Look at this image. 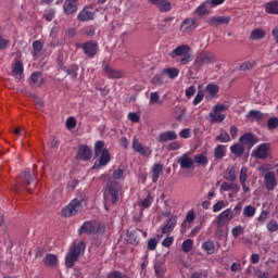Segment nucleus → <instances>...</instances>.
Returning a JSON list of instances; mask_svg holds the SVG:
<instances>
[{
	"label": "nucleus",
	"instance_id": "nucleus-1",
	"mask_svg": "<svg viewBox=\"0 0 278 278\" xmlns=\"http://www.w3.org/2000/svg\"><path fill=\"white\" fill-rule=\"evenodd\" d=\"M94 157L98 160L93 163L91 169L92 170H101V168H105L112 161V155L110 154V150L105 148V141L98 140L94 143Z\"/></svg>",
	"mask_w": 278,
	"mask_h": 278
},
{
	"label": "nucleus",
	"instance_id": "nucleus-2",
	"mask_svg": "<svg viewBox=\"0 0 278 278\" xmlns=\"http://www.w3.org/2000/svg\"><path fill=\"white\" fill-rule=\"evenodd\" d=\"M88 198L81 193L78 198L73 199L67 206L62 208L61 214L64 218H71V216H77L84 210L83 203H86Z\"/></svg>",
	"mask_w": 278,
	"mask_h": 278
},
{
	"label": "nucleus",
	"instance_id": "nucleus-3",
	"mask_svg": "<svg viewBox=\"0 0 278 278\" xmlns=\"http://www.w3.org/2000/svg\"><path fill=\"white\" fill-rule=\"evenodd\" d=\"M242 212V202H239L236 204L233 210L231 208H226L223 211L216 219V225L217 227H225V225H229L236 216H240V213Z\"/></svg>",
	"mask_w": 278,
	"mask_h": 278
},
{
	"label": "nucleus",
	"instance_id": "nucleus-4",
	"mask_svg": "<svg viewBox=\"0 0 278 278\" xmlns=\"http://www.w3.org/2000/svg\"><path fill=\"white\" fill-rule=\"evenodd\" d=\"M86 251V243L84 241L78 242L77 244L70 248L65 256V266L67 268H73L75 266V262L79 260L81 255H84Z\"/></svg>",
	"mask_w": 278,
	"mask_h": 278
},
{
	"label": "nucleus",
	"instance_id": "nucleus-5",
	"mask_svg": "<svg viewBox=\"0 0 278 278\" xmlns=\"http://www.w3.org/2000/svg\"><path fill=\"white\" fill-rule=\"evenodd\" d=\"M116 179H123V176H112L106 182L109 197H111V203L113 204L118 203V197H121V192L123 190V187L121 186V184H118V181H116Z\"/></svg>",
	"mask_w": 278,
	"mask_h": 278
},
{
	"label": "nucleus",
	"instance_id": "nucleus-6",
	"mask_svg": "<svg viewBox=\"0 0 278 278\" xmlns=\"http://www.w3.org/2000/svg\"><path fill=\"white\" fill-rule=\"evenodd\" d=\"M172 60H175V58H180V64L182 66H186V64H189L192 62V55H190V46L188 45H180L176 47L170 53H169Z\"/></svg>",
	"mask_w": 278,
	"mask_h": 278
},
{
	"label": "nucleus",
	"instance_id": "nucleus-7",
	"mask_svg": "<svg viewBox=\"0 0 278 278\" xmlns=\"http://www.w3.org/2000/svg\"><path fill=\"white\" fill-rule=\"evenodd\" d=\"M216 62V56L210 51H202L195 58L193 63V71H201L205 64H214Z\"/></svg>",
	"mask_w": 278,
	"mask_h": 278
},
{
	"label": "nucleus",
	"instance_id": "nucleus-8",
	"mask_svg": "<svg viewBox=\"0 0 278 278\" xmlns=\"http://www.w3.org/2000/svg\"><path fill=\"white\" fill-rule=\"evenodd\" d=\"M77 47L83 49L85 55L90 59L94 58V55L99 53V43H97L94 40H90L85 43H78Z\"/></svg>",
	"mask_w": 278,
	"mask_h": 278
},
{
	"label": "nucleus",
	"instance_id": "nucleus-9",
	"mask_svg": "<svg viewBox=\"0 0 278 278\" xmlns=\"http://www.w3.org/2000/svg\"><path fill=\"white\" fill-rule=\"evenodd\" d=\"M76 160L80 162H90L92 160V149L86 144L78 146Z\"/></svg>",
	"mask_w": 278,
	"mask_h": 278
},
{
	"label": "nucleus",
	"instance_id": "nucleus-10",
	"mask_svg": "<svg viewBox=\"0 0 278 278\" xmlns=\"http://www.w3.org/2000/svg\"><path fill=\"white\" fill-rule=\"evenodd\" d=\"M78 233L79 236L83 233H87L88 236L99 233V226L97 222H85L79 228Z\"/></svg>",
	"mask_w": 278,
	"mask_h": 278
},
{
	"label": "nucleus",
	"instance_id": "nucleus-11",
	"mask_svg": "<svg viewBox=\"0 0 278 278\" xmlns=\"http://www.w3.org/2000/svg\"><path fill=\"white\" fill-rule=\"evenodd\" d=\"M197 27H199V25L197 24V20L188 17L182 21L179 29L182 34H192V31H194Z\"/></svg>",
	"mask_w": 278,
	"mask_h": 278
},
{
	"label": "nucleus",
	"instance_id": "nucleus-12",
	"mask_svg": "<svg viewBox=\"0 0 278 278\" xmlns=\"http://www.w3.org/2000/svg\"><path fill=\"white\" fill-rule=\"evenodd\" d=\"M92 4L86 5L77 15L78 21L80 23H88V21H94V12L92 10Z\"/></svg>",
	"mask_w": 278,
	"mask_h": 278
},
{
	"label": "nucleus",
	"instance_id": "nucleus-13",
	"mask_svg": "<svg viewBox=\"0 0 278 278\" xmlns=\"http://www.w3.org/2000/svg\"><path fill=\"white\" fill-rule=\"evenodd\" d=\"M267 116H268V113H262L261 111H257V110H251L245 115V118L251 123H264Z\"/></svg>",
	"mask_w": 278,
	"mask_h": 278
},
{
	"label": "nucleus",
	"instance_id": "nucleus-14",
	"mask_svg": "<svg viewBox=\"0 0 278 278\" xmlns=\"http://www.w3.org/2000/svg\"><path fill=\"white\" fill-rule=\"evenodd\" d=\"M207 25L211 27H218V25H229L231 23V16L223 15V16H211L206 20Z\"/></svg>",
	"mask_w": 278,
	"mask_h": 278
},
{
	"label": "nucleus",
	"instance_id": "nucleus-15",
	"mask_svg": "<svg viewBox=\"0 0 278 278\" xmlns=\"http://www.w3.org/2000/svg\"><path fill=\"white\" fill-rule=\"evenodd\" d=\"M25 67L23 66V62L21 60L14 61L12 65V76L16 77L17 79L23 80L25 79Z\"/></svg>",
	"mask_w": 278,
	"mask_h": 278
},
{
	"label": "nucleus",
	"instance_id": "nucleus-16",
	"mask_svg": "<svg viewBox=\"0 0 278 278\" xmlns=\"http://www.w3.org/2000/svg\"><path fill=\"white\" fill-rule=\"evenodd\" d=\"M149 3L152 5H155L157 8L159 12L166 13L170 12L173 10V5L168 0H148Z\"/></svg>",
	"mask_w": 278,
	"mask_h": 278
},
{
	"label": "nucleus",
	"instance_id": "nucleus-17",
	"mask_svg": "<svg viewBox=\"0 0 278 278\" xmlns=\"http://www.w3.org/2000/svg\"><path fill=\"white\" fill-rule=\"evenodd\" d=\"M58 62H59L60 68H62L64 73H66V75L71 77V79H77V75H78L77 72L79 71V65L72 64L67 67L64 65V63H62V61H60V59L58 60Z\"/></svg>",
	"mask_w": 278,
	"mask_h": 278
},
{
	"label": "nucleus",
	"instance_id": "nucleus-18",
	"mask_svg": "<svg viewBox=\"0 0 278 278\" xmlns=\"http://www.w3.org/2000/svg\"><path fill=\"white\" fill-rule=\"evenodd\" d=\"M29 85L33 86V88H40L42 84H45V77L42 76V73L40 72H34L29 79Z\"/></svg>",
	"mask_w": 278,
	"mask_h": 278
},
{
	"label": "nucleus",
	"instance_id": "nucleus-19",
	"mask_svg": "<svg viewBox=\"0 0 278 278\" xmlns=\"http://www.w3.org/2000/svg\"><path fill=\"white\" fill-rule=\"evenodd\" d=\"M270 149V146L268 143H262L257 147V149L254 151V155L258 160H266L268 157V151Z\"/></svg>",
	"mask_w": 278,
	"mask_h": 278
},
{
	"label": "nucleus",
	"instance_id": "nucleus-20",
	"mask_svg": "<svg viewBox=\"0 0 278 278\" xmlns=\"http://www.w3.org/2000/svg\"><path fill=\"white\" fill-rule=\"evenodd\" d=\"M36 176H31V175H25L23 177L17 178V184L15 187V190H18V188H21V186H31V184H34V186H36V180H35Z\"/></svg>",
	"mask_w": 278,
	"mask_h": 278
},
{
	"label": "nucleus",
	"instance_id": "nucleus-21",
	"mask_svg": "<svg viewBox=\"0 0 278 278\" xmlns=\"http://www.w3.org/2000/svg\"><path fill=\"white\" fill-rule=\"evenodd\" d=\"M177 140V132L174 130L163 131L159 135V142H170Z\"/></svg>",
	"mask_w": 278,
	"mask_h": 278
},
{
	"label": "nucleus",
	"instance_id": "nucleus-22",
	"mask_svg": "<svg viewBox=\"0 0 278 278\" xmlns=\"http://www.w3.org/2000/svg\"><path fill=\"white\" fill-rule=\"evenodd\" d=\"M205 90L207 92V94L205 96V99L210 101L212 99H216V94H218L220 88L218 87V85L211 83L205 87Z\"/></svg>",
	"mask_w": 278,
	"mask_h": 278
},
{
	"label": "nucleus",
	"instance_id": "nucleus-23",
	"mask_svg": "<svg viewBox=\"0 0 278 278\" xmlns=\"http://www.w3.org/2000/svg\"><path fill=\"white\" fill-rule=\"evenodd\" d=\"M258 170L263 175H275V173L278 175V164H263L258 167Z\"/></svg>",
	"mask_w": 278,
	"mask_h": 278
},
{
	"label": "nucleus",
	"instance_id": "nucleus-24",
	"mask_svg": "<svg viewBox=\"0 0 278 278\" xmlns=\"http://www.w3.org/2000/svg\"><path fill=\"white\" fill-rule=\"evenodd\" d=\"M177 225V215H173L169 217L167 224L161 228V232L166 235L170 233L173 229H175Z\"/></svg>",
	"mask_w": 278,
	"mask_h": 278
},
{
	"label": "nucleus",
	"instance_id": "nucleus-25",
	"mask_svg": "<svg viewBox=\"0 0 278 278\" xmlns=\"http://www.w3.org/2000/svg\"><path fill=\"white\" fill-rule=\"evenodd\" d=\"M79 0H65L63 9L65 14H75L77 12V2Z\"/></svg>",
	"mask_w": 278,
	"mask_h": 278
},
{
	"label": "nucleus",
	"instance_id": "nucleus-26",
	"mask_svg": "<svg viewBox=\"0 0 278 278\" xmlns=\"http://www.w3.org/2000/svg\"><path fill=\"white\" fill-rule=\"evenodd\" d=\"M178 164H180V168H194V161L188 154H182L178 159Z\"/></svg>",
	"mask_w": 278,
	"mask_h": 278
},
{
	"label": "nucleus",
	"instance_id": "nucleus-27",
	"mask_svg": "<svg viewBox=\"0 0 278 278\" xmlns=\"http://www.w3.org/2000/svg\"><path fill=\"white\" fill-rule=\"evenodd\" d=\"M154 274L157 278H164V276L166 275V265H164V262H154Z\"/></svg>",
	"mask_w": 278,
	"mask_h": 278
},
{
	"label": "nucleus",
	"instance_id": "nucleus-28",
	"mask_svg": "<svg viewBox=\"0 0 278 278\" xmlns=\"http://www.w3.org/2000/svg\"><path fill=\"white\" fill-rule=\"evenodd\" d=\"M42 49H45V43L40 40H35L33 42V58L34 60L40 58L42 55Z\"/></svg>",
	"mask_w": 278,
	"mask_h": 278
},
{
	"label": "nucleus",
	"instance_id": "nucleus-29",
	"mask_svg": "<svg viewBox=\"0 0 278 278\" xmlns=\"http://www.w3.org/2000/svg\"><path fill=\"white\" fill-rule=\"evenodd\" d=\"M104 72L106 73V76L109 77V79H121V77H123V73L114 70L110 65L104 66Z\"/></svg>",
	"mask_w": 278,
	"mask_h": 278
},
{
	"label": "nucleus",
	"instance_id": "nucleus-30",
	"mask_svg": "<svg viewBox=\"0 0 278 278\" xmlns=\"http://www.w3.org/2000/svg\"><path fill=\"white\" fill-rule=\"evenodd\" d=\"M266 38V30L262 28H255L250 34V40H264Z\"/></svg>",
	"mask_w": 278,
	"mask_h": 278
},
{
	"label": "nucleus",
	"instance_id": "nucleus-31",
	"mask_svg": "<svg viewBox=\"0 0 278 278\" xmlns=\"http://www.w3.org/2000/svg\"><path fill=\"white\" fill-rule=\"evenodd\" d=\"M239 142H241L242 144H255V142H257V139H255V136H253V134L247 132L239 138Z\"/></svg>",
	"mask_w": 278,
	"mask_h": 278
},
{
	"label": "nucleus",
	"instance_id": "nucleus-32",
	"mask_svg": "<svg viewBox=\"0 0 278 278\" xmlns=\"http://www.w3.org/2000/svg\"><path fill=\"white\" fill-rule=\"evenodd\" d=\"M210 160H207V152H202L193 157V164H198L199 166H205Z\"/></svg>",
	"mask_w": 278,
	"mask_h": 278
},
{
	"label": "nucleus",
	"instance_id": "nucleus-33",
	"mask_svg": "<svg viewBox=\"0 0 278 278\" xmlns=\"http://www.w3.org/2000/svg\"><path fill=\"white\" fill-rule=\"evenodd\" d=\"M132 149L137 153H140V155H143V157H149V152L142 147V143L138 142V139L132 140Z\"/></svg>",
	"mask_w": 278,
	"mask_h": 278
},
{
	"label": "nucleus",
	"instance_id": "nucleus-34",
	"mask_svg": "<svg viewBox=\"0 0 278 278\" xmlns=\"http://www.w3.org/2000/svg\"><path fill=\"white\" fill-rule=\"evenodd\" d=\"M265 12L267 14H276V15H278V0L267 2L265 4Z\"/></svg>",
	"mask_w": 278,
	"mask_h": 278
},
{
	"label": "nucleus",
	"instance_id": "nucleus-35",
	"mask_svg": "<svg viewBox=\"0 0 278 278\" xmlns=\"http://www.w3.org/2000/svg\"><path fill=\"white\" fill-rule=\"evenodd\" d=\"M265 187L268 190H275L277 188V178H275V175H265Z\"/></svg>",
	"mask_w": 278,
	"mask_h": 278
},
{
	"label": "nucleus",
	"instance_id": "nucleus-36",
	"mask_svg": "<svg viewBox=\"0 0 278 278\" xmlns=\"http://www.w3.org/2000/svg\"><path fill=\"white\" fill-rule=\"evenodd\" d=\"M153 205V195L151 193H148L147 197L139 202V206L141 210H147Z\"/></svg>",
	"mask_w": 278,
	"mask_h": 278
},
{
	"label": "nucleus",
	"instance_id": "nucleus-37",
	"mask_svg": "<svg viewBox=\"0 0 278 278\" xmlns=\"http://www.w3.org/2000/svg\"><path fill=\"white\" fill-rule=\"evenodd\" d=\"M45 265L49 266L50 268H53L55 264H58V255L55 254H47L43 258Z\"/></svg>",
	"mask_w": 278,
	"mask_h": 278
},
{
	"label": "nucleus",
	"instance_id": "nucleus-38",
	"mask_svg": "<svg viewBox=\"0 0 278 278\" xmlns=\"http://www.w3.org/2000/svg\"><path fill=\"white\" fill-rule=\"evenodd\" d=\"M202 249L207 253V255H214V252L216 251V245L214 244V241H206L202 243Z\"/></svg>",
	"mask_w": 278,
	"mask_h": 278
},
{
	"label": "nucleus",
	"instance_id": "nucleus-39",
	"mask_svg": "<svg viewBox=\"0 0 278 278\" xmlns=\"http://www.w3.org/2000/svg\"><path fill=\"white\" fill-rule=\"evenodd\" d=\"M225 155H227L226 150H225V146L218 144L214 149V157H215V160H223V157H225Z\"/></svg>",
	"mask_w": 278,
	"mask_h": 278
},
{
	"label": "nucleus",
	"instance_id": "nucleus-40",
	"mask_svg": "<svg viewBox=\"0 0 278 278\" xmlns=\"http://www.w3.org/2000/svg\"><path fill=\"white\" fill-rule=\"evenodd\" d=\"M208 118L211 123H223V121H225L226 118V115L222 113L212 112L208 114Z\"/></svg>",
	"mask_w": 278,
	"mask_h": 278
},
{
	"label": "nucleus",
	"instance_id": "nucleus-41",
	"mask_svg": "<svg viewBox=\"0 0 278 278\" xmlns=\"http://www.w3.org/2000/svg\"><path fill=\"white\" fill-rule=\"evenodd\" d=\"M152 84L154 86H163V84H166V74H164V72L162 74H156L152 78Z\"/></svg>",
	"mask_w": 278,
	"mask_h": 278
},
{
	"label": "nucleus",
	"instance_id": "nucleus-42",
	"mask_svg": "<svg viewBox=\"0 0 278 278\" xmlns=\"http://www.w3.org/2000/svg\"><path fill=\"white\" fill-rule=\"evenodd\" d=\"M230 152L233 153V155L237 157H241V155L244 153V146L236 143L230 147Z\"/></svg>",
	"mask_w": 278,
	"mask_h": 278
},
{
	"label": "nucleus",
	"instance_id": "nucleus-43",
	"mask_svg": "<svg viewBox=\"0 0 278 278\" xmlns=\"http://www.w3.org/2000/svg\"><path fill=\"white\" fill-rule=\"evenodd\" d=\"M255 212H257V208H255V206L253 205H247L243 208V216L245 218H253V216H255Z\"/></svg>",
	"mask_w": 278,
	"mask_h": 278
},
{
	"label": "nucleus",
	"instance_id": "nucleus-44",
	"mask_svg": "<svg viewBox=\"0 0 278 278\" xmlns=\"http://www.w3.org/2000/svg\"><path fill=\"white\" fill-rule=\"evenodd\" d=\"M164 75H167L169 79H177L179 77V70L175 67H168L163 70Z\"/></svg>",
	"mask_w": 278,
	"mask_h": 278
},
{
	"label": "nucleus",
	"instance_id": "nucleus-45",
	"mask_svg": "<svg viewBox=\"0 0 278 278\" xmlns=\"http://www.w3.org/2000/svg\"><path fill=\"white\" fill-rule=\"evenodd\" d=\"M217 142L227 143L231 142V137L227 130H220L219 135L216 137Z\"/></svg>",
	"mask_w": 278,
	"mask_h": 278
},
{
	"label": "nucleus",
	"instance_id": "nucleus-46",
	"mask_svg": "<svg viewBox=\"0 0 278 278\" xmlns=\"http://www.w3.org/2000/svg\"><path fill=\"white\" fill-rule=\"evenodd\" d=\"M195 14H198V16L203 17L206 14H210V11L207 10V1L203 2L202 4H200L197 9H195Z\"/></svg>",
	"mask_w": 278,
	"mask_h": 278
},
{
	"label": "nucleus",
	"instance_id": "nucleus-47",
	"mask_svg": "<svg viewBox=\"0 0 278 278\" xmlns=\"http://www.w3.org/2000/svg\"><path fill=\"white\" fill-rule=\"evenodd\" d=\"M150 103L152 105H163L164 101L160 99V93H157V91H154L150 93Z\"/></svg>",
	"mask_w": 278,
	"mask_h": 278
},
{
	"label": "nucleus",
	"instance_id": "nucleus-48",
	"mask_svg": "<svg viewBox=\"0 0 278 278\" xmlns=\"http://www.w3.org/2000/svg\"><path fill=\"white\" fill-rule=\"evenodd\" d=\"M192 247H194V241L192 239L185 240L181 245L184 253H190L192 251Z\"/></svg>",
	"mask_w": 278,
	"mask_h": 278
},
{
	"label": "nucleus",
	"instance_id": "nucleus-49",
	"mask_svg": "<svg viewBox=\"0 0 278 278\" xmlns=\"http://www.w3.org/2000/svg\"><path fill=\"white\" fill-rule=\"evenodd\" d=\"M252 68H255V61L250 60V61L243 62L240 65L239 71H251Z\"/></svg>",
	"mask_w": 278,
	"mask_h": 278
},
{
	"label": "nucleus",
	"instance_id": "nucleus-50",
	"mask_svg": "<svg viewBox=\"0 0 278 278\" xmlns=\"http://www.w3.org/2000/svg\"><path fill=\"white\" fill-rule=\"evenodd\" d=\"M203 99H205V91L203 90H198L192 104L193 105H199V103H201L203 101Z\"/></svg>",
	"mask_w": 278,
	"mask_h": 278
},
{
	"label": "nucleus",
	"instance_id": "nucleus-51",
	"mask_svg": "<svg viewBox=\"0 0 278 278\" xmlns=\"http://www.w3.org/2000/svg\"><path fill=\"white\" fill-rule=\"evenodd\" d=\"M231 233L232 237L236 238H240V236H242V233H244V227H242L241 225L236 226L231 229Z\"/></svg>",
	"mask_w": 278,
	"mask_h": 278
},
{
	"label": "nucleus",
	"instance_id": "nucleus-52",
	"mask_svg": "<svg viewBox=\"0 0 278 278\" xmlns=\"http://www.w3.org/2000/svg\"><path fill=\"white\" fill-rule=\"evenodd\" d=\"M266 227L270 233H275V231H278V223L275 219L269 220Z\"/></svg>",
	"mask_w": 278,
	"mask_h": 278
},
{
	"label": "nucleus",
	"instance_id": "nucleus-53",
	"mask_svg": "<svg viewBox=\"0 0 278 278\" xmlns=\"http://www.w3.org/2000/svg\"><path fill=\"white\" fill-rule=\"evenodd\" d=\"M126 238L129 244H138V236L136 235V232H127Z\"/></svg>",
	"mask_w": 278,
	"mask_h": 278
},
{
	"label": "nucleus",
	"instance_id": "nucleus-54",
	"mask_svg": "<svg viewBox=\"0 0 278 278\" xmlns=\"http://www.w3.org/2000/svg\"><path fill=\"white\" fill-rule=\"evenodd\" d=\"M106 278H127V274L122 273L121 270H113L108 274Z\"/></svg>",
	"mask_w": 278,
	"mask_h": 278
},
{
	"label": "nucleus",
	"instance_id": "nucleus-55",
	"mask_svg": "<svg viewBox=\"0 0 278 278\" xmlns=\"http://www.w3.org/2000/svg\"><path fill=\"white\" fill-rule=\"evenodd\" d=\"M66 129H75V127H77V119L73 116L68 117L66 119Z\"/></svg>",
	"mask_w": 278,
	"mask_h": 278
},
{
	"label": "nucleus",
	"instance_id": "nucleus-56",
	"mask_svg": "<svg viewBox=\"0 0 278 278\" xmlns=\"http://www.w3.org/2000/svg\"><path fill=\"white\" fill-rule=\"evenodd\" d=\"M226 110H229V105L227 104H215L213 106V112H215V114H220V112H226Z\"/></svg>",
	"mask_w": 278,
	"mask_h": 278
},
{
	"label": "nucleus",
	"instance_id": "nucleus-57",
	"mask_svg": "<svg viewBox=\"0 0 278 278\" xmlns=\"http://www.w3.org/2000/svg\"><path fill=\"white\" fill-rule=\"evenodd\" d=\"M267 127L268 129H277L278 127V117H270L268 121H267Z\"/></svg>",
	"mask_w": 278,
	"mask_h": 278
},
{
	"label": "nucleus",
	"instance_id": "nucleus-58",
	"mask_svg": "<svg viewBox=\"0 0 278 278\" xmlns=\"http://www.w3.org/2000/svg\"><path fill=\"white\" fill-rule=\"evenodd\" d=\"M164 172V165L160 163H155L152 167L153 175H161Z\"/></svg>",
	"mask_w": 278,
	"mask_h": 278
},
{
	"label": "nucleus",
	"instance_id": "nucleus-59",
	"mask_svg": "<svg viewBox=\"0 0 278 278\" xmlns=\"http://www.w3.org/2000/svg\"><path fill=\"white\" fill-rule=\"evenodd\" d=\"M195 218H197V213H194V211L191 210L187 213L184 223H194Z\"/></svg>",
	"mask_w": 278,
	"mask_h": 278
},
{
	"label": "nucleus",
	"instance_id": "nucleus-60",
	"mask_svg": "<svg viewBox=\"0 0 278 278\" xmlns=\"http://www.w3.org/2000/svg\"><path fill=\"white\" fill-rule=\"evenodd\" d=\"M185 94H186L187 99L194 97V94H197V87L194 85H191L190 87H188L186 89Z\"/></svg>",
	"mask_w": 278,
	"mask_h": 278
},
{
	"label": "nucleus",
	"instance_id": "nucleus-61",
	"mask_svg": "<svg viewBox=\"0 0 278 278\" xmlns=\"http://www.w3.org/2000/svg\"><path fill=\"white\" fill-rule=\"evenodd\" d=\"M168 151H179L181 149V144L179 141H172L167 146Z\"/></svg>",
	"mask_w": 278,
	"mask_h": 278
},
{
	"label": "nucleus",
	"instance_id": "nucleus-62",
	"mask_svg": "<svg viewBox=\"0 0 278 278\" xmlns=\"http://www.w3.org/2000/svg\"><path fill=\"white\" fill-rule=\"evenodd\" d=\"M179 136L185 140H188V138H191L192 134L190 132V128H184L182 130H180Z\"/></svg>",
	"mask_w": 278,
	"mask_h": 278
},
{
	"label": "nucleus",
	"instance_id": "nucleus-63",
	"mask_svg": "<svg viewBox=\"0 0 278 278\" xmlns=\"http://www.w3.org/2000/svg\"><path fill=\"white\" fill-rule=\"evenodd\" d=\"M224 207H225V201L220 200L213 205V212L218 213L220 212V210H224Z\"/></svg>",
	"mask_w": 278,
	"mask_h": 278
},
{
	"label": "nucleus",
	"instance_id": "nucleus-64",
	"mask_svg": "<svg viewBox=\"0 0 278 278\" xmlns=\"http://www.w3.org/2000/svg\"><path fill=\"white\" fill-rule=\"evenodd\" d=\"M128 118L131 123H138L140 121V115H138V113L130 112L128 113Z\"/></svg>",
	"mask_w": 278,
	"mask_h": 278
}]
</instances>
